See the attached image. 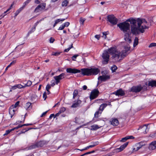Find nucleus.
<instances>
[{"mask_svg": "<svg viewBox=\"0 0 156 156\" xmlns=\"http://www.w3.org/2000/svg\"><path fill=\"white\" fill-rule=\"evenodd\" d=\"M23 9V7H20V9L17 10L15 13L14 18H15L17 16Z\"/></svg>", "mask_w": 156, "mask_h": 156, "instance_id": "22", "label": "nucleus"}, {"mask_svg": "<svg viewBox=\"0 0 156 156\" xmlns=\"http://www.w3.org/2000/svg\"><path fill=\"white\" fill-rule=\"evenodd\" d=\"M111 124L114 126H116L118 125L119 122L118 120L116 118L112 119V121H110Z\"/></svg>", "mask_w": 156, "mask_h": 156, "instance_id": "17", "label": "nucleus"}, {"mask_svg": "<svg viewBox=\"0 0 156 156\" xmlns=\"http://www.w3.org/2000/svg\"><path fill=\"white\" fill-rule=\"evenodd\" d=\"M143 87H141L140 85L136 86H133L131 89V91L134 92H137L140 91L143 89Z\"/></svg>", "mask_w": 156, "mask_h": 156, "instance_id": "8", "label": "nucleus"}, {"mask_svg": "<svg viewBox=\"0 0 156 156\" xmlns=\"http://www.w3.org/2000/svg\"><path fill=\"white\" fill-rule=\"evenodd\" d=\"M100 128V127L98 126V125H94L91 126V130H96Z\"/></svg>", "mask_w": 156, "mask_h": 156, "instance_id": "23", "label": "nucleus"}, {"mask_svg": "<svg viewBox=\"0 0 156 156\" xmlns=\"http://www.w3.org/2000/svg\"><path fill=\"white\" fill-rule=\"evenodd\" d=\"M47 97L46 93L45 92L43 94V98H44V100H45L46 99Z\"/></svg>", "mask_w": 156, "mask_h": 156, "instance_id": "52", "label": "nucleus"}, {"mask_svg": "<svg viewBox=\"0 0 156 156\" xmlns=\"http://www.w3.org/2000/svg\"><path fill=\"white\" fill-rule=\"evenodd\" d=\"M100 112H101V111H99L96 112L94 114L95 117L96 118H98V116L99 114H100Z\"/></svg>", "mask_w": 156, "mask_h": 156, "instance_id": "43", "label": "nucleus"}, {"mask_svg": "<svg viewBox=\"0 0 156 156\" xmlns=\"http://www.w3.org/2000/svg\"><path fill=\"white\" fill-rule=\"evenodd\" d=\"M87 88V87L86 85H84L83 86V89L84 90H86Z\"/></svg>", "mask_w": 156, "mask_h": 156, "instance_id": "64", "label": "nucleus"}, {"mask_svg": "<svg viewBox=\"0 0 156 156\" xmlns=\"http://www.w3.org/2000/svg\"><path fill=\"white\" fill-rule=\"evenodd\" d=\"M38 23V22H37L35 23L34 25V26L33 27V28L31 29V30L29 32V33H31L32 32H33L35 30V29H36V27L37 26V25Z\"/></svg>", "mask_w": 156, "mask_h": 156, "instance_id": "27", "label": "nucleus"}, {"mask_svg": "<svg viewBox=\"0 0 156 156\" xmlns=\"http://www.w3.org/2000/svg\"><path fill=\"white\" fill-rule=\"evenodd\" d=\"M31 103L27 102L25 106V108L26 109H28L30 108V107L31 106Z\"/></svg>", "mask_w": 156, "mask_h": 156, "instance_id": "30", "label": "nucleus"}, {"mask_svg": "<svg viewBox=\"0 0 156 156\" xmlns=\"http://www.w3.org/2000/svg\"><path fill=\"white\" fill-rule=\"evenodd\" d=\"M32 84V82L30 80H28L27 83L25 84V85H24L25 86V87H29Z\"/></svg>", "mask_w": 156, "mask_h": 156, "instance_id": "31", "label": "nucleus"}, {"mask_svg": "<svg viewBox=\"0 0 156 156\" xmlns=\"http://www.w3.org/2000/svg\"><path fill=\"white\" fill-rule=\"evenodd\" d=\"M69 25V22H66L64 24V25H63L65 27H68Z\"/></svg>", "mask_w": 156, "mask_h": 156, "instance_id": "51", "label": "nucleus"}, {"mask_svg": "<svg viewBox=\"0 0 156 156\" xmlns=\"http://www.w3.org/2000/svg\"><path fill=\"white\" fill-rule=\"evenodd\" d=\"M128 143L126 142L121 145L119 148H117L115 150V152H119L122 151L128 145Z\"/></svg>", "mask_w": 156, "mask_h": 156, "instance_id": "12", "label": "nucleus"}, {"mask_svg": "<svg viewBox=\"0 0 156 156\" xmlns=\"http://www.w3.org/2000/svg\"><path fill=\"white\" fill-rule=\"evenodd\" d=\"M48 111H47L45 112H43L42 114L41 115V117H43V116H44L46 114V113H47Z\"/></svg>", "mask_w": 156, "mask_h": 156, "instance_id": "59", "label": "nucleus"}, {"mask_svg": "<svg viewBox=\"0 0 156 156\" xmlns=\"http://www.w3.org/2000/svg\"><path fill=\"white\" fill-rule=\"evenodd\" d=\"M31 1V0H27L24 3L23 6L21 7H23V9L25 6L28 4Z\"/></svg>", "mask_w": 156, "mask_h": 156, "instance_id": "32", "label": "nucleus"}, {"mask_svg": "<svg viewBox=\"0 0 156 156\" xmlns=\"http://www.w3.org/2000/svg\"><path fill=\"white\" fill-rule=\"evenodd\" d=\"M147 125L146 124H145V125H144L142 126H140L138 129H142V128H143V127H145V130H146L147 128Z\"/></svg>", "mask_w": 156, "mask_h": 156, "instance_id": "50", "label": "nucleus"}, {"mask_svg": "<svg viewBox=\"0 0 156 156\" xmlns=\"http://www.w3.org/2000/svg\"><path fill=\"white\" fill-rule=\"evenodd\" d=\"M111 103L110 102H108V103H103L102 104L100 107L99 108V110L101 111L100 114L104 110V108H105L108 105H110Z\"/></svg>", "mask_w": 156, "mask_h": 156, "instance_id": "14", "label": "nucleus"}, {"mask_svg": "<svg viewBox=\"0 0 156 156\" xmlns=\"http://www.w3.org/2000/svg\"><path fill=\"white\" fill-rule=\"evenodd\" d=\"M68 3V2L66 0L63 1L62 3V6L63 7L66 6Z\"/></svg>", "mask_w": 156, "mask_h": 156, "instance_id": "28", "label": "nucleus"}, {"mask_svg": "<svg viewBox=\"0 0 156 156\" xmlns=\"http://www.w3.org/2000/svg\"><path fill=\"white\" fill-rule=\"evenodd\" d=\"M92 147V146H90V145H89V146H88L87 147H86L84 149L85 150H87L90 148H91Z\"/></svg>", "mask_w": 156, "mask_h": 156, "instance_id": "62", "label": "nucleus"}, {"mask_svg": "<svg viewBox=\"0 0 156 156\" xmlns=\"http://www.w3.org/2000/svg\"><path fill=\"white\" fill-rule=\"evenodd\" d=\"M110 76L109 75H103L100 76L98 78V80H100L102 81H105L106 80L110 79Z\"/></svg>", "mask_w": 156, "mask_h": 156, "instance_id": "11", "label": "nucleus"}, {"mask_svg": "<svg viewBox=\"0 0 156 156\" xmlns=\"http://www.w3.org/2000/svg\"><path fill=\"white\" fill-rule=\"evenodd\" d=\"M156 46V43H151L149 46V47Z\"/></svg>", "mask_w": 156, "mask_h": 156, "instance_id": "45", "label": "nucleus"}, {"mask_svg": "<svg viewBox=\"0 0 156 156\" xmlns=\"http://www.w3.org/2000/svg\"><path fill=\"white\" fill-rule=\"evenodd\" d=\"M20 103V101H17L16 102V103L15 104L13 105H12V106H13V108H16L19 105V104Z\"/></svg>", "mask_w": 156, "mask_h": 156, "instance_id": "41", "label": "nucleus"}, {"mask_svg": "<svg viewBox=\"0 0 156 156\" xmlns=\"http://www.w3.org/2000/svg\"><path fill=\"white\" fill-rule=\"evenodd\" d=\"M41 143V142H38L37 143L35 144H33L30 146L24 148V150H31L32 149L35 148L37 147H39L41 146L40 145V144Z\"/></svg>", "mask_w": 156, "mask_h": 156, "instance_id": "9", "label": "nucleus"}, {"mask_svg": "<svg viewBox=\"0 0 156 156\" xmlns=\"http://www.w3.org/2000/svg\"><path fill=\"white\" fill-rule=\"evenodd\" d=\"M138 44V39L137 37H135L133 43V46L135 47Z\"/></svg>", "mask_w": 156, "mask_h": 156, "instance_id": "24", "label": "nucleus"}, {"mask_svg": "<svg viewBox=\"0 0 156 156\" xmlns=\"http://www.w3.org/2000/svg\"><path fill=\"white\" fill-rule=\"evenodd\" d=\"M17 88L16 87V85H15L14 86H12L11 89L12 90H14L16 89Z\"/></svg>", "mask_w": 156, "mask_h": 156, "instance_id": "55", "label": "nucleus"}, {"mask_svg": "<svg viewBox=\"0 0 156 156\" xmlns=\"http://www.w3.org/2000/svg\"><path fill=\"white\" fill-rule=\"evenodd\" d=\"M117 69V67L115 65H113L111 68V69L113 73L115 72Z\"/></svg>", "mask_w": 156, "mask_h": 156, "instance_id": "34", "label": "nucleus"}, {"mask_svg": "<svg viewBox=\"0 0 156 156\" xmlns=\"http://www.w3.org/2000/svg\"><path fill=\"white\" fill-rule=\"evenodd\" d=\"M78 56V55H74L72 57V59L73 60L75 61V59L76 58V57Z\"/></svg>", "mask_w": 156, "mask_h": 156, "instance_id": "46", "label": "nucleus"}, {"mask_svg": "<svg viewBox=\"0 0 156 156\" xmlns=\"http://www.w3.org/2000/svg\"><path fill=\"white\" fill-rule=\"evenodd\" d=\"M99 92V91L96 89L93 90L90 93V98L91 100L96 98L98 95Z\"/></svg>", "mask_w": 156, "mask_h": 156, "instance_id": "7", "label": "nucleus"}, {"mask_svg": "<svg viewBox=\"0 0 156 156\" xmlns=\"http://www.w3.org/2000/svg\"><path fill=\"white\" fill-rule=\"evenodd\" d=\"M92 143L93 144L92 145H90V146H92V147H94L95 146L98 144L99 142L98 141H96V142H94Z\"/></svg>", "mask_w": 156, "mask_h": 156, "instance_id": "39", "label": "nucleus"}, {"mask_svg": "<svg viewBox=\"0 0 156 156\" xmlns=\"http://www.w3.org/2000/svg\"><path fill=\"white\" fill-rule=\"evenodd\" d=\"M11 9L9 7L8 9H7L4 12V13H6L7 12L9 11Z\"/></svg>", "mask_w": 156, "mask_h": 156, "instance_id": "63", "label": "nucleus"}, {"mask_svg": "<svg viewBox=\"0 0 156 156\" xmlns=\"http://www.w3.org/2000/svg\"><path fill=\"white\" fill-rule=\"evenodd\" d=\"M54 78L56 81L55 83L56 84H58L59 82H60V79L58 78V76H55L54 77Z\"/></svg>", "mask_w": 156, "mask_h": 156, "instance_id": "25", "label": "nucleus"}, {"mask_svg": "<svg viewBox=\"0 0 156 156\" xmlns=\"http://www.w3.org/2000/svg\"><path fill=\"white\" fill-rule=\"evenodd\" d=\"M66 109L64 107H62L60 109L59 111V113H61L64 112L65 110Z\"/></svg>", "mask_w": 156, "mask_h": 156, "instance_id": "40", "label": "nucleus"}, {"mask_svg": "<svg viewBox=\"0 0 156 156\" xmlns=\"http://www.w3.org/2000/svg\"><path fill=\"white\" fill-rule=\"evenodd\" d=\"M21 127H22V126H21V125L20 124V125H19L18 126L13 128L12 130H15V129H17L19 128H20Z\"/></svg>", "mask_w": 156, "mask_h": 156, "instance_id": "49", "label": "nucleus"}, {"mask_svg": "<svg viewBox=\"0 0 156 156\" xmlns=\"http://www.w3.org/2000/svg\"><path fill=\"white\" fill-rule=\"evenodd\" d=\"M81 100L78 99L76 101L73 103L71 107L73 108H75L79 106L81 103Z\"/></svg>", "mask_w": 156, "mask_h": 156, "instance_id": "16", "label": "nucleus"}, {"mask_svg": "<svg viewBox=\"0 0 156 156\" xmlns=\"http://www.w3.org/2000/svg\"><path fill=\"white\" fill-rule=\"evenodd\" d=\"M16 85V87L18 88L22 89L25 88L24 86L22 85L21 84H18Z\"/></svg>", "mask_w": 156, "mask_h": 156, "instance_id": "35", "label": "nucleus"}, {"mask_svg": "<svg viewBox=\"0 0 156 156\" xmlns=\"http://www.w3.org/2000/svg\"><path fill=\"white\" fill-rule=\"evenodd\" d=\"M73 44H72L71 47H69V48H67L66 49H65L64 50V52H67L71 48H73Z\"/></svg>", "mask_w": 156, "mask_h": 156, "instance_id": "44", "label": "nucleus"}, {"mask_svg": "<svg viewBox=\"0 0 156 156\" xmlns=\"http://www.w3.org/2000/svg\"><path fill=\"white\" fill-rule=\"evenodd\" d=\"M95 37L99 40L100 37V35H96L95 36Z\"/></svg>", "mask_w": 156, "mask_h": 156, "instance_id": "54", "label": "nucleus"}, {"mask_svg": "<svg viewBox=\"0 0 156 156\" xmlns=\"http://www.w3.org/2000/svg\"><path fill=\"white\" fill-rule=\"evenodd\" d=\"M65 74L64 73H62L60 74V75L58 76L61 80L62 79L65 77Z\"/></svg>", "mask_w": 156, "mask_h": 156, "instance_id": "33", "label": "nucleus"}, {"mask_svg": "<svg viewBox=\"0 0 156 156\" xmlns=\"http://www.w3.org/2000/svg\"><path fill=\"white\" fill-rule=\"evenodd\" d=\"M141 142L137 144L135 147L133 148V151H137L138 150H139L140 148H141L142 146H143V145H141L140 144Z\"/></svg>", "mask_w": 156, "mask_h": 156, "instance_id": "21", "label": "nucleus"}, {"mask_svg": "<svg viewBox=\"0 0 156 156\" xmlns=\"http://www.w3.org/2000/svg\"><path fill=\"white\" fill-rule=\"evenodd\" d=\"M108 21L113 25H116L117 23L118 20L113 15H109L107 16Z\"/></svg>", "mask_w": 156, "mask_h": 156, "instance_id": "5", "label": "nucleus"}, {"mask_svg": "<svg viewBox=\"0 0 156 156\" xmlns=\"http://www.w3.org/2000/svg\"><path fill=\"white\" fill-rule=\"evenodd\" d=\"M46 5V4L45 3H41L36 7L34 10V12L37 13L44 10L45 8Z\"/></svg>", "mask_w": 156, "mask_h": 156, "instance_id": "6", "label": "nucleus"}, {"mask_svg": "<svg viewBox=\"0 0 156 156\" xmlns=\"http://www.w3.org/2000/svg\"><path fill=\"white\" fill-rule=\"evenodd\" d=\"M103 36L102 37L104 38L105 39H106V35L108 34L107 32H103Z\"/></svg>", "mask_w": 156, "mask_h": 156, "instance_id": "37", "label": "nucleus"}, {"mask_svg": "<svg viewBox=\"0 0 156 156\" xmlns=\"http://www.w3.org/2000/svg\"><path fill=\"white\" fill-rule=\"evenodd\" d=\"M34 2L35 3L37 4H39L40 3V2L38 0H35Z\"/></svg>", "mask_w": 156, "mask_h": 156, "instance_id": "61", "label": "nucleus"}, {"mask_svg": "<svg viewBox=\"0 0 156 156\" xmlns=\"http://www.w3.org/2000/svg\"><path fill=\"white\" fill-rule=\"evenodd\" d=\"M81 70L82 74L88 76L96 75L100 72V70L98 68H85L81 69Z\"/></svg>", "mask_w": 156, "mask_h": 156, "instance_id": "4", "label": "nucleus"}, {"mask_svg": "<svg viewBox=\"0 0 156 156\" xmlns=\"http://www.w3.org/2000/svg\"><path fill=\"white\" fill-rule=\"evenodd\" d=\"M113 94L119 96H123L125 94L124 92L121 89H120L117 90L116 92L113 93Z\"/></svg>", "mask_w": 156, "mask_h": 156, "instance_id": "13", "label": "nucleus"}, {"mask_svg": "<svg viewBox=\"0 0 156 156\" xmlns=\"http://www.w3.org/2000/svg\"><path fill=\"white\" fill-rule=\"evenodd\" d=\"M55 41L54 38L51 37L50 39V42L51 43H53Z\"/></svg>", "mask_w": 156, "mask_h": 156, "instance_id": "57", "label": "nucleus"}, {"mask_svg": "<svg viewBox=\"0 0 156 156\" xmlns=\"http://www.w3.org/2000/svg\"><path fill=\"white\" fill-rule=\"evenodd\" d=\"M128 22L127 20L124 22L118 24L117 26L120 28V30L123 31L125 33L124 35V39L127 42L130 43L131 42V40L129 37V33L127 32L128 30H130V24Z\"/></svg>", "mask_w": 156, "mask_h": 156, "instance_id": "3", "label": "nucleus"}, {"mask_svg": "<svg viewBox=\"0 0 156 156\" xmlns=\"http://www.w3.org/2000/svg\"><path fill=\"white\" fill-rule=\"evenodd\" d=\"M85 21V20L83 19L82 18H80V23H82V24H83V22Z\"/></svg>", "mask_w": 156, "mask_h": 156, "instance_id": "53", "label": "nucleus"}, {"mask_svg": "<svg viewBox=\"0 0 156 156\" xmlns=\"http://www.w3.org/2000/svg\"><path fill=\"white\" fill-rule=\"evenodd\" d=\"M51 85H50L49 84H48L46 86V89L47 90H48L51 88Z\"/></svg>", "mask_w": 156, "mask_h": 156, "instance_id": "48", "label": "nucleus"}, {"mask_svg": "<svg viewBox=\"0 0 156 156\" xmlns=\"http://www.w3.org/2000/svg\"><path fill=\"white\" fill-rule=\"evenodd\" d=\"M148 85L152 87H156V81L152 80L149 81Z\"/></svg>", "mask_w": 156, "mask_h": 156, "instance_id": "20", "label": "nucleus"}, {"mask_svg": "<svg viewBox=\"0 0 156 156\" xmlns=\"http://www.w3.org/2000/svg\"><path fill=\"white\" fill-rule=\"evenodd\" d=\"M78 94V92L77 90H74L73 94V98L74 99L76 96H77Z\"/></svg>", "mask_w": 156, "mask_h": 156, "instance_id": "36", "label": "nucleus"}, {"mask_svg": "<svg viewBox=\"0 0 156 156\" xmlns=\"http://www.w3.org/2000/svg\"><path fill=\"white\" fill-rule=\"evenodd\" d=\"M61 53V52L57 51V52H53L52 53L51 55L55 56H58L59 55L60 53Z\"/></svg>", "mask_w": 156, "mask_h": 156, "instance_id": "29", "label": "nucleus"}, {"mask_svg": "<svg viewBox=\"0 0 156 156\" xmlns=\"http://www.w3.org/2000/svg\"><path fill=\"white\" fill-rule=\"evenodd\" d=\"M32 124H24L23 125H21L22 126V127L24 126H28L29 125H31Z\"/></svg>", "mask_w": 156, "mask_h": 156, "instance_id": "58", "label": "nucleus"}, {"mask_svg": "<svg viewBox=\"0 0 156 156\" xmlns=\"http://www.w3.org/2000/svg\"><path fill=\"white\" fill-rule=\"evenodd\" d=\"M53 117H54V118H55V115H54V114H51L49 116V118L51 119Z\"/></svg>", "mask_w": 156, "mask_h": 156, "instance_id": "60", "label": "nucleus"}, {"mask_svg": "<svg viewBox=\"0 0 156 156\" xmlns=\"http://www.w3.org/2000/svg\"><path fill=\"white\" fill-rule=\"evenodd\" d=\"M67 73H76L80 72V70L76 69H72L71 68H67L66 70Z\"/></svg>", "mask_w": 156, "mask_h": 156, "instance_id": "10", "label": "nucleus"}, {"mask_svg": "<svg viewBox=\"0 0 156 156\" xmlns=\"http://www.w3.org/2000/svg\"><path fill=\"white\" fill-rule=\"evenodd\" d=\"M13 108V106H11L9 108V113L11 115V117L12 118L15 114V110Z\"/></svg>", "mask_w": 156, "mask_h": 156, "instance_id": "18", "label": "nucleus"}, {"mask_svg": "<svg viewBox=\"0 0 156 156\" xmlns=\"http://www.w3.org/2000/svg\"><path fill=\"white\" fill-rule=\"evenodd\" d=\"M51 86H52V87L54 86L55 84V80H52L51 81Z\"/></svg>", "mask_w": 156, "mask_h": 156, "instance_id": "47", "label": "nucleus"}, {"mask_svg": "<svg viewBox=\"0 0 156 156\" xmlns=\"http://www.w3.org/2000/svg\"><path fill=\"white\" fill-rule=\"evenodd\" d=\"M130 47L128 46H125L121 49H117L116 47H111L107 51H104L102 55L104 60L102 62L104 64H107L109 61V53L112 55V58L115 62H118L119 58H122L126 57L128 54V52L129 50Z\"/></svg>", "mask_w": 156, "mask_h": 156, "instance_id": "1", "label": "nucleus"}, {"mask_svg": "<svg viewBox=\"0 0 156 156\" xmlns=\"http://www.w3.org/2000/svg\"><path fill=\"white\" fill-rule=\"evenodd\" d=\"M12 130H12V129H9L7 130L6 131L5 133L4 134V135H5L8 134L11 131H12Z\"/></svg>", "mask_w": 156, "mask_h": 156, "instance_id": "42", "label": "nucleus"}, {"mask_svg": "<svg viewBox=\"0 0 156 156\" xmlns=\"http://www.w3.org/2000/svg\"><path fill=\"white\" fill-rule=\"evenodd\" d=\"M149 149L150 150H154L156 148V140L152 142L149 144Z\"/></svg>", "mask_w": 156, "mask_h": 156, "instance_id": "15", "label": "nucleus"}, {"mask_svg": "<svg viewBox=\"0 0 156 156\" xmlns=\"http://www.w3.org/2000/svg\"><path fill=\"white\" fill-rule=\"evenodd\" d=\"M134 137L132 136H128L124 138H122L121 140H120L121 142H124L127 140L129 139H133Z\"/></svg>", "mask_w": 156, "mask_h": 156, "instance_id": "19", "label": "nucleus"}, {"mask_svg": "<svg viewBox=\"0 0 156 156\" xmlns=\"http://www.w3.org/2000/svg\"><path fill=\"white\" fill-rule=\"evenodd\" d=\"M64 27L63 25H61L58 28V30H61L63 29L64 28Z\"/></svg>", "mask_w": 156, "mask_h": 156, "instance_id": "56", "label": "nucleus"}, {"mask_svg": "<svg viewBox=\"0 0 156 156\" xmlns=\"http://www.w3.org/2000/svg\"><path fill=\"white\" fill-rule=\"evenodd\" d=\"M65 20V19H58L57 20H56L55 21V22L57 23V24L58 23H59L60 21H63Z\"/></svg>", "mask_w": 156, "mask_h": 156, "instance_id": "38", "label": "nucleus"}, {"mask_svg": "<svg viewBox=\"0 0 156 156\" xmlns=\"http://www.w3.org/2000/svg\"><path fill=\"white\" fill-rule=\"evenodd\" d=\"M127 21H129L130 24L131 32L130 33L135 35H139L140 33H143L145 29L148 28L147 26V22L144 19L130 18L127 19Z\"/></svg>", "mask_w": 156, "mask_h": 156, "instance_id": "2", "label": "nucleus"}, {"mask_svg": "<svg viewBox=\"0 0 156 156\" xmlns=\"http://www.w3.org/2000/svg\"><path fill=\"white\" fill-rule=\"evenodd\" d=\"M16 62V60H15L13 61L6 68L5 70H7L8 68L11 65L14 64Z\"/></svg>", "mask_w": 156, "mask_h": 156, "instance_id": "26", "label": "nucleus"}]
</instances>
